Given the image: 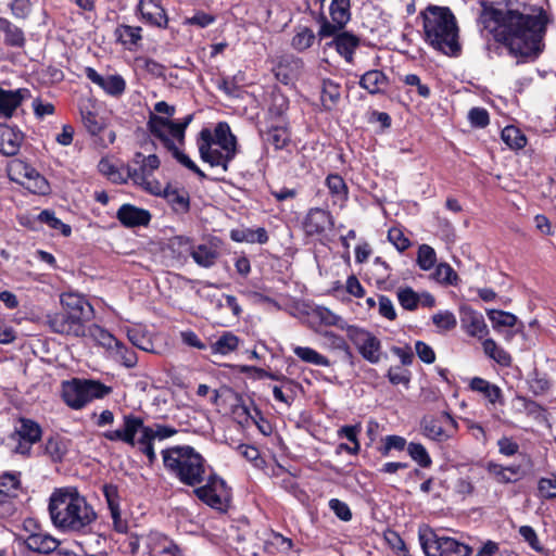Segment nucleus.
Masks as SVG:
<instances>
[{"label": "nucleus", "mask_w": 556, "mask_h": 556, "mask_svg": "<svg viewBox=\"0 0 556 556\" xmlns=\"http://www.w3.org/2000/svg\"><path fill=\"white\" fill-rule=\"evenodd\" d=\"M479 22L484 30L496 41L506 45L511 53L535 59L542 51V40L548 20L542 9L526 14L517 10L496 9L483 4Z\"/></svg>", "instance_id": "1"}, {"label": "nucleus", "mask_w": 556, "mask_h": 556, "mask_svg": "<svg viewBox=\"0 0 556 556\" xmlns=\"http://www.w3.org/2000/svg\"><path fill=\"white\" fill-rule=\"evenodd\" d=\"M49 514L58 529L81 534L91 532L97 520L93 507L74 488L58 489L51 494Z\"/></svg>", "instance_id": "2"}, {"label": "nucleus", "mask_w": 556, "mask_h": 556, "mask_svg": "<svg viewBox=\"0 0 556 556\" xmlns=\"http://www.w3.org/2000/svg\"><path fill=\"white\" fill-rule=\"evenodd\" d=\"M177 429L162 424L146 426L142 417L135 414H125L119 429L108 430L103 437L111 442H123L147 456L149 464L156 460L154 441H164L174 437Z\"/></svg>", "instance_id": "3"}, {"label": "nucleus", "mask_w": 556, "mask_h": 556, "mask_svg": "<svg viewBox=\"0 0 556 556\" xmlns=\"http://www.w3.org/2000/svg\"><path fill=\"white\" fill-rule=\"evenodd\" d=\"M425 40L447 55H456L460 46L456 18L447 7L428 5L420 12Z\"/></svg>", "instance_id": "4"}, {"label": "nucleus", "mask_w": 556, "mask_h": 556, "mask_svg": "<svg viewBox=\"0 0 556 556\" xmlns=\"http://www.w3.org/2000/svg\"><path fill=\"white\" fill-rule=\"evenodd\" d=\"M200 157L212 167L220 168L223 173L229 169V163L238 153L236 136L227 123H218L212 131L203 128L197 139Z\"/></svg>", "instance_id": "5"}, {"label": "nucleus", "mask_w": 556, "mask_h": 556, "mask_svg": "<svg viewBox=\"0 0 556 556\" xmlns=\"http://www.w3.org/2000/svg\"><path fill=\"white\" fill-rule=\"evenodd\" d=\"M162 456L166 470L188 486L203 483L211 471L203 456L188 445L166 448Z\"/></svg>", "instance_id": "6"}, {"label": "nucleus", "mask_w": 556, "mask_h": 556, "mask_svg": "<svg viewBox=\"0 0 556 556\" xmlns=\"http://www.w3.org/2000/svg\"><path fill=\"white\" fill-rule=\"evenodd\" d=\"M111 388L94 380L72 379L62 384V397L73 409H80L97 399L110 394Z\"/></svg>", "instance_id": "7"}, {"label": "nucleus", "mask_w": 556, "mask_h": 556, "mask_svg": "<svg viewBox=\"0 0 556 556\" xmlns=\"http://www.w3.org/2000/svg\"><path fill=\"white\" fill-rule=\"evenodd\" d=\"M160 159L155 154L146 156L137 152L127 165V177L151 194L160 195L163 185L153 178V173L160 167Z\"/></svg>", "instance_id": "8"}, {"label": "nucleus", "mask_w": 556, "mask_h": 556, "mask_svg": "<svg viewBox=\"0 0 556 556\" xmlns=\"http://www.w3.org/2000/svg\"><path fill=\"white\" fill-rule=\"evenodd\" d=\"M419 542L427 556H469L471 548L450 536H439L430 529H419Z\"/></svg>", "instance_id": "9"}, {"label": "nucleus", "mask_w": 556, "mask_h": 556, "mask_svg": "<svg viewBox=\"0 0 556 556\" xmlns=\"http://www.w3.org/2000/svg\"><path fill=\"white\" fill-rule=\"evenodd\" d=\"M192 121V115H187L181 123H174L167 117L151 114L148 121L149 131L161 140L164 147L174 148V141L184 142L185 130Z\"/></svg>", "instance_id": "10"}, {"label": "nucleus", "mask_w": 556, "mask_h": 556, "mask_svg": "<svg viewBox=\"0 0 556 556\" xmlns=\"http://www.w3.org/2000/svg\"><path fill=\"white\" fill-rule=\"evenodd\" d=\"M204 482V485L193 490L195 496L214 509L226 510L230 501V491L226 482L212 471Z\"/></svg>", "instance_id": "11"}, {"label": "nucleus", "mask_w": 556, "mask_h": 556, "mask_svg": "<svg viewBox=\"0 0 556 556\" xmlns=\"http://www.w3.org/2000/svg\"><path fill=\"white\" fill-rule=\"evenodd\" d=\"M8 176L34 193L45 194L49 185L43 176H41L34 167L22 160L15 159L8 164Z\"/></svg>", "instance_id": "12"}, {"label": "nucleus", "mask_w": 556, "mask_h": 556, "mask_svg": "<svg viewBox=\"0 0 556 556\" xmlns=\"http://www.w3.org/2000/svg\"><path fill=\"white\" fill-rule=\"evenodd\" d=\"M346 334L365 361L370 364H378L381 361V341L374 333L364 328L351 326Z\"/></svg>", "instance_id": "13"}, {"label": "nucleus", "mask_w": 556, "mask_h": 556, "mask_svg": "<svg viewBox=\"0 0 556 556\" xmlns=\"http://www.w3.org/2000/svg\"><path fill=\"white\" fill-rule=\"evenodd\" d=\"M47 318L50 329L55 333L75 338L85 337L86 321L77 315L62 309V312L48 315Z\"/></svg>", "instance_id": "14"}, {"label": "nucleus", "mask_w": 556, "mask_h": 556, "mask_svg": "<svg viewBox=\"0 0 556 556\" xmlns=\"http://www.w3.org/2000/svg\"><path fill=\"white\" fill-rule=\"evenodd\" d=\"M85 75L91 83L100 87L106 94L111 97L118 98L125 92L126 81L119 74L103 76L100 75L94 68L86 67Z\"/></svg>", "instance_id": "15"}, {"label": "nucleus", "mask_w": 556, "mask_h": 556, "mask_svg": "<svg viewBox=\"0 0 556 556\" xmlns=\"http://www.w3.org/2000/svg\"><path fill=\"white\" fill-rule=\"evenodd\" d=\"M443 418L445 419L446 428L443 427L442 422L437 418H424L421 421L424 434L437 442H444L451 439L453 435L451 429L456 430L457 422L448 413H443Z\"/></svg>", "instance_id": "16"}, {"label": "nucleus", "mask_w": 556, "mask_h": 556, "mask_svg": "<svg viewBox=\"0 0 556 556\" xmlns=\"http://www.w3.org/2000/svg\"><path fill=\"white\" fill-rule=\"evenodd\" d=\"M30 98V90L18 88L7 90L0 87V118H11L23 101Z\"/></svg>", "instance_id": "17"}, {"label": "nucleus", "mask_w": 556, "mask_h": 556, "mask_svg": "<svg viewBox=\"0 0 556 556\" xmlns=\"http://www.w3.org/2000/svg\"><path fill=\"white\" fill-rule=\"evenodd\" d=\"M219 245L216 240L193 243L191 254L193 262L203 268L213 267L219 257Z\"/></svg>", "instance_id": "18"}, {"label": "nucleus", "mask_w": 556, "mask_h": 556, "mask_svg": "<svg viewBox=\"0 0 556 556\" xmlns=\"http://www.w3.org/2000/svg\"><path fill=\"white\" fill-rule=\"evenodd\" d=\"M460 314L462 327L468 336L482 339L489 333L488 325L481 313L470 307H463Z\"/></svg>", "instance_id": "19"}, {"label": "nucleus", "mask_w": 556, "mask_h": 556, "mask_svg": "<svg viewBox=\"0 0 556 556\" xmlns=\"http://www.w3.org/2000/svg\"><path fill=\"white\" fill-rule=\"evenodd\" d=\"M20 480L16 475L4 473L0 477V517L13 511L12 498L16 495Z\"/></svg>", "instance_id": "20"}, {"label": "nucleus", "mask_w": 556, "mask_h": 556, "mask_svg": "<svg viewBox=\"0 0 556 556\" xmlns=\"http://www.w3.org/2000/svg\"><path fill=\"white\" fill-rule=\"evenodd\" d=\"M332 226L331 215L323 208H311L303 220V229L307 236H317Z\"/></svg>", "instance_id": "21"}, {"label": "nucleus", "mask_w": 556, "mask_h": 556, "mask_svg": "<svg viewBox=\"0 0 556 556\" xmlns=\"http://www.w3.org/2000/svg\"><path fill=\"white\" fill-rule=\"evenodd\" d=\"M61 304L63 311L73 315H77L85 321L89 320L93 313V308L90 303L78 293H63L61 295Z\"/></svg>", "instance_id": "22"}, {"label": "nucleus", "mask_w": 556, "mask_h": 556, "mask_svg": "<svg viewBox=\"0 0 556 556\" xmlns=\"http://www.w3.org/2000/svg\"><path fill=\"white\" fill-rule=\"evenodd\" d=\"M24 135L21 130L10 126H0V153L14 156L18 153Z\"/></svg>", "instance_id": "23"}, {"label": "nucleus", "mask_w": 556, "mask_h": 556, "mask_svg": "<svg viewBox=\"0 0 556 556\" xmlns=\"http://www.w3.org/2000/svg\"><path fill=\"white\" fill-rule=\"evenodd\" d=\"M118 220L126 227L146 226L151 219L147 210L130 204H124L117 211Z\"/></svg>", "instance_id": "24"}, {"label": "nucleus", "mask_w": 556, "mask_h": 556, "mask_svg": "<svg viewBox=\"0 0 556 556\" xmlns=\"http://www.w3.org/2000/svg\"><path fill=\"white\" fill-rule=\"evenodd\" d=\"M327 46L334 47L338 53L343 56L346 62L351 63L354 52L359 46V38L349 31H343L338 34Z\"/></svg>", "instance_id": "25"}, {"label": "nucleus", "mask_w": 556, "mask_h": 556, "mask_svg": "<svg viewBox=\"0 0 556 556\" xmlns=\"http://www.w3.org/2000/svg\"><path fill=\"white\" fill-rule=\"evenodd\" d=\"M148 545L152 556H177L180 552L170 539L160 532H151L149 534Z\"/></svg>", "instance_id": "26"}, {"label": "nucleus", "mask_w": 556, "mask_h": 556, "mask_svg": "<svg viewBox=\"0 0 556 556\" xmlns=\"http://www.w3.org/2000/svg\"><path fill=\"white\" fill-rule=\"evenodd\" d=\"M140 13L146 22L157 27H165L167 16L164 9L156 0H141L139 4Z\"/></svg>", "instance_id": "27"}, {"label": "nucleus", "mask_w": 556, "mask_h": 556, "mask_svg": "<svg viewBox=\"0 0 556 556\" xmlns=\"http://www.w3.org/2000/svg\"><path fill=\"white\" fill-rule=\"evenodd\" d=\"M359 86L370 94L382 93L389 86V79L382 71L370 70L361 76Z\"/></svg>", "instance_id": "28"}, {"label": "nucleus", "mask_w": 556, "mask_h": 556, "mask_svg": "<svg viewBox=\"0 0 556 556\" xmlns=\"http://www.w3.org/2000/svg\"><path fill=\"white\" fill-rule=\"evenodd\" d=\"M233 414L240 418L241 424H248L251 420L263 434L269 435L271 433V426L262 417L261 412L256 407H253L252 413L248 406L237 405Z\"/></svg>", "instance_id": "29"}, {"label": "nucleus", "mask_w": 556, "mask_h": 556, "mask_svg": "<svg viewBox=\"0 0 556 556\" xmlns=\"http://www.w3.org/2000/svg\"><path fill=\"white\" fill-rule=\"evenodd\" d=\"M26 546L34 552L49 554L54 552L60 542L48 533H33L26 539Z\"/></svg>", "instance_id": "30"}, {"label": "nucleus", "mask_w": 556, "mask_h": 556, "mask_svg": "<svg viewBox=\"0 0 556 556\" xmlns=\"http://www.w3.org/2000/svg\"><path fill=\"white\" fill-rule=\"evenodd\" d=\"M326 186L334 205L343 206L348 200V186L344 179L338 174H330L326 178Z\"/></svg>", "instance_id": "31"}, {"label": "nucleus", "mask_w": 556, "mask_h": 556, "mask_svg": "<svg viewBox=\"0 0 556 556\" xmlns=\"http://www.w3.org/2000/svg\"><path fill=\"white\" fill-rule=\"evenodd\" d=\"M230 238L235 242L260 243L264 244L268 241V235L265 228H237L230 231Z\"/></svg>", "instance_id": "32"}, {"label": "nucleus", "mask_w": 556, "mask_h": 556, "mask_svg": "<svg viewBox=\"0 0 556 556\" xmlns=\"http://www.w3.org/2000/svg\"><path fill=\"white\" fill-rule=\"evenodd\" d=\"M470 389L475 392L483 394V396L491 403H497L502 397V390L496 384L489 382L488 380L475 377L471 379Z\"/></svg>", "instance_id": "33"}, {"label": "nucleus", "mask_w": 556, "mask_h": 556, "mask_svg": "<svg viewBox=\"0 0 556 556\" xmlns=\"http://www.w3.org/2000/svg\"><path fill=\"white\" fill-rule=\"evenodd\" d=\"M316 40V35L312 28L304 25L294 27V35L291 39V47L298 51L303 52L309 49Z\"/></svg>", "instance_id": "34"}, {"label": "nucleus", "mask_w": 556, "mask_h": 556, "mask_svg": "<svg viewBox=\"0 0 556 556\" xmlns=\"http://www.w3.org/2000/svg\"><path fill=\"white\" fill-rule=\"evenodd\" d=\"M127 338L131 344L144 352L155 353L154 342L151 334L140 326L129 328Z\"/></svg>", "instance_id": "35"}, {"label": "nucleus", "mask_w": 556, "mask_h": 556, "mask_svg": "<svg viewBox=\"0 0 556 556\" xmlns=\"http://www.w3.org/2000/svg\"><path fill=\"white\" fill-rule=\"evenodd\" d=\"M68 450V440L61 435L50 437L45 444V454L54 463L62 462Z\"/></svg>", "instance_id": "36"}, {"label": "nucleus", "mask_w": 556, "mask_h": 556, "mask_svg": "<svg viewBox=\"0 0 556 556\" xmlns=\"http://www.w3.org/2000/svg\"><path fill=\"white\" fill-rule=\"evenodd\" d=\"M84 338L92 339L96 343L109 351L117 343V339L112 333L96 324L86 326Z\"/></svg>", "instance_id": "37"}, {"label": "nucleus", "mask_w": 556, "mask_h": 556, "mask_svg": "<svg viewBox=\"0 0 556 556\" xmlns=\"http://www.w3.org/2000/svg\"><path fill=\"white\" fill-rule=\"evenodd\" d=\"M320 336L323 337V346L325 349L342 352L346 359H352V351L343 337L328 330L320 332Z\"/></svg>", "instance_id": "38"}, {"label": "nucleus", "mask_w": 556, "mask_h": 556, "mask_svg": "<svg viewBox=\"0 0 556 556\" xmlns=\"http://www.w3.org/2000/svg\"><path fill=\"white\" fill-rule=\"evenodd\" d=\"M0 31L4 34V42L11 47H23L25 37L23 30L8 18L0 17Z\"/></svg>", "instance_id": "39"}, {"label": "nucleus", "mask_w": 556, "mask_h": 556, "mask_svg": "<svg viewBox=\"0 0 556 556\" xmlns=\"http://www.w3.org/2000/svg\"><path fill=\"white\" fill-rule=\"evenodd\" d=\"M293 353L304 363L329 367L331 362L316 350L308 346H293Z\"/></svg>", "instance_id": "40"}, {"label": "nucleus", "mask_w": 556, "mask_h": 556, "mask_svg": "<svg viewBox=\"0 0 556 556\" xmlns=\"http://www.w3.org/2000/svg\"><path fill=\"white\" fill-rule=\"evenodd\" d=\"M329 13L333 22L345 26L351 20V1L331 0Z\"/></svg>", "instance_id": "41"}, {"label": "nucleus", "mask_w": 556, "mask_h": 556, "mask_svg": "<svg viewBox=\"0 0 556 556\" xmlns=\"http://www.w3.org/2000/svg\"><path fill=\"white\" fill-rule=\"evenodd\" d=\"M340 85L332 80H324L320 100L323 106L330 111L332 110L340 100L341 90Z\"/></svg>", "instance_id": "42"}, {"label": "nucleus", "mask_w": 556, "mask_h": 556, "mask_svg": "<svg viewBox=\"0 0 556 556\" xmlns=\"http://www.w3.org/2000/svg\"><path fill=\"white\" fill-rule=\"evenodd\" d=\"M314 315L325 326H333L346 331L348 328L352 326L349 325L343 317L324 306H318L314 311Z\"/></svg>", "instance_id": "43"}, {"label": "nucleus", "mask_w": 556, "mask_h": 556, "mask_svg": "<svg viewBox=\"0 0 556 556\" xmlns=\"http://www.w3.org/2000/svg\"><path fill=\"white\" fill-rule=\"evenodd\" d=\"M482 346L485 355H488L501 366L510 365V355L503 348L498 346L493 339H485L482 342Z\"/></svg>", "instance_id": "44"}, {"label": "nucleus", "mask_w": 556, "mask_h": 556, "mask_svg": "<svg viewBox=\"0 0 556 556\" xmlns=\"http://www.w3.org/2000/svg\"><path fill=\"white\" fill-rule=\"evenodd\" d=\"M80 115L84 127L91 136H98L104 130V119L97 113L88 110H81Z\"/></svg>", "instance_id": "45"}, {"label": "nucleus", "mask_w": 556, "mask_h": 556, "mask_svg": "<svg viewBox=\"0 0 556 556\" xmlns=\"http://www.w3.org/2000/svg\"><path fill=\"white\" fill-rule=\"evenodd\" d=\"M502 139L513 150H520L527 144L526 136L515 126H506L502 130Z\"/></svg>", "instance_id": "46"}, {"label": "nucleus", "mask_w": 556, "mask_h": 556, "mask_svg": "<svg viewBox=\"0 0 556 556\" xmlns=\"http://www.w3.org/2000/svg\"><path fill=\"white\" fill-rule=\"evenodd\" d=\"M265 141L276 150L283 149L290 141V134L286 127L273 126L266 132Z\"/></svg>", "instance_id": "47"}, {"label": "nucleus", "mask_w": 556, "mask_h": 556, "mask_svg": "<svg viewBox=\"0 0 556 556\" xmlns=\"http://www.w3.org/2000/svg\"><path fill=\"white\" fill-rule=\"evenodd\" d=\"M99 170L101 174L106 176L111 181L115 184L126 182L129 177H127V170L124 172L116 167L110 160L102 159L99 162Z\"/></svg>", "instance_id": "48"}, {"label": "nucleus", "mask_w": 556, "mask_h": 556, "mask_svg": "<svg viewBox=\"0 0 556 556\" xmlns=\"http://www.w3.org/2000/svg\"><path fill=\"white\" fill-rule=\"evenodd\" d=\"M38 220L48 225L51 229L62 233L64 237H68L72 233V228L70 225L64 224L61 219H59L54 212L45 210L38 215Z\"/></svg>", "instance_id": "49"}, {"label": "nucleus", "mask_w": 556, "mask_h": 556, "mask_svg": "<svg viewBox=\"0 0 556 556\" xmlns=\"http://www.w3.org/2000/svg\"><path fill=\"white\" fill-rule=\"evenodd\" d=\"M111 352L125 367L132 368L137 365L138 358L136 352L125 346L121 341L117 340V343L114 344Z\"/></svg>", "instance_id": "50"}, {"label": "nucleus", "mask_w": 556, "mask_h": 556, "mask_svg": "<svg viewBox=\"0 0 556 556\" xmlns=\"http://www.w3.org/2000/svg\"><path fill=\"white\" fill-rule=\"evenodd\" d=\"M239 339L231 332H225L213 344L212 350L214 353L226 355L238 348Z\"/></svg>", "instance_id": "51"}, {"label": "nucleus", "mask_w": 556, "mask_h": 556, "mask_svg": "<svg viewBox=\"0 0 556 556\" xmlns=\"http://www.w3.org/2000/svg\"><path fill=\"white\" fill-rule=\"evenodd\" d=\"M489 319L492 321L493 328L514 327L517 323V317L508 312L498 309H489L486 312Z\"/></svg>", "instance_id": "52"}, {"label": "nucleus", "mask_w": 556, "mask_h": 556, "mask_svg": "<svg viewBox=\"0 0 556 556\" xmlns=\"http://www.w3.org/2000/svg\"><path fill=\"white\" fill-rule=\"evenodd\" d=\"M400 305L406 311H415L418 307V293L410 287H401L396 291Z\"/></svg>", "instance_id": "53"}, {"label": "nucleus", "mask_w": 556, "mask_h": 556, "mask_svg": "<svg viewBox=\"0 0 556 556\" xmlns=\"http://www.w3.org/2000/svg\"><path fill=\"white\" fill-rule=\"evenodd\" d=\"M193 241L184 236H176L169 242V248L178 258L190 256Z\"/></svg>", "instance_id": "54"}, {"label": "nucleus", "mask_w": 556, "mask_h": 556, "mask_svg": "<svg viewBox=\"0 0 556 556\" xmlns=\"http://www.w3.org/2000/svg\"><path fill=\"white\" fill-rule=\"evenodd\" d=\"M432 278L438 282L452 286L456 285L458 280L456 271L447 263H440L437 265L432 274Z\"/></svg>", "instance_id": "55"}, {"label": "nucleus", "mask_w": 556, "mask_h": 556, "mask_svg": "<svg viewBox=\"0 0 556 556\" xmlns=\"http://www.w3.org/2000/svg\"><path fill=\"white\" fill-rule=\"evenodd\" d=\"M316 21L319 24V30L317 33L319 39L337 36L338 34H340L339 31H341L345 27L343 25H339L332 20L331 22L328 21V18L323 13L318 15Z\"/></svg>", "instance_id": "56"}, {"label": "nucleus", "mask_w": 556, "mask_h": 556, "mask_svg": "<svg viewBox=\"0 0 556 556\" xmlns=\"http://www.w3.org/2000/svg\"><path fill=\"white\" fill-rule=\"evenodd\" d=\"M437 262V254L433 248L421 244L417 252V264L422 270H430Z\"/></svg>", "instance_id": "57"}, {"label": "nucleus", "mask_w": 556, "mask_h": 556, "mask_svg": "<svg viewBox=\"0 0 556 556\" xmlns=\"http://www.w3.org/2000/svg\"><path fill=\"white\" fill-rule=\"evenodd\" d=\"M17 434L22 440L37 442L41 437V429L38 424L28 419H22Z\"/></svg>", "instance_id": "58"}, {"label": "nucleus", "mask_w": 556, "mask_h": 556, "mask_svg": "<svg viewBox=\"0 0 556 556\" xmlns=\"http://www.w3.org/2000/svg\"><path fill=\"white\" fill-rule=\"evenodd\" d=\"M409 456L421 467L428 468L431 466L432 460L426 447L420 443H409L407 446Z\"/></svg>", "instance_id": "59"}, {"label": "nucleus", "mask_w": 556, "mask_h": 556, "mask_svg": "<svg viewBox=\"0 0 556 556\" xmlns=\"http://www.w3.org/2000/svg\"><path fill=\"white\" fill-rule=\"evenodd\" d=\"M173 153V156L185 167L193 172L199 178L205 179L206 175L201 168L184 152H181L176 144L174 143V148H167Z\"/></svg>", "instance_id": "60"}, {"label": "nucleus", "mask_w": 556, "mask_h": 556, "mask_svg": "<svg viewBox=\"0 0 556 556\" xmlns=\"http://www.w3.org/2000/svg\"><path fill=\"white\" fill-rule=\"evenodd\" d=\"M489 470L497 478L500 482L508 483L518 476L520 468L518 466L503 467L501 465L490 464Z\"/></svg>", "instance_id": "61"}, {"label": "nucleus", "mask_w": 556, "mask_h": 556, "mask_svg": "<svg viewBox=\"0 0 556 556\" xmlns=\"http://www.w3.org/2000/svg\"><path fill=\"white\" fill-rule=\"evenodd\" d=\"M160 195H163L170 204L176 205L179 208L187 210L189 206V201L186 194L180 193L175 189H170L168 186H163V191Z\"/></svg>", "instance_id": "62"}, {"label": "nucleus", "mask_w": 556, "mask_h": 556, "mask_svg": "<svg viewBox=\"0 0 556 556\" xmlns=\"http://www.w3.org/2000/svg\"><path fill=\"white\" fill-rule=\"evenodd\" d=\"M433 324L442 330H451L456 327L457 320L455 315L450 311H443L432 316Z\"/></svg>", "instance_id": "63"}, {"label": "nucleus", "mask_w": 556, "mask_h": 556, "mask_svg": "<svg viewBox=\"0 0 556 556\" xmlns=\"http://www.w3.org/2000/svg\"><path fill=\"white\" fill-rule=\"evenodd\" d=\"M539 493L544 498L556 497V475L541 478L538 485Z\"/></svg>", "instance_id": "64"}]
</instances>
